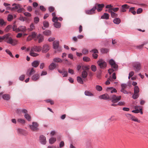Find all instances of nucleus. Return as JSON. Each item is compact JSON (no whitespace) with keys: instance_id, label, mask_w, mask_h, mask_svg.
<instances>
[{"instance_id":"nucleus-23","label":"nucleus","mask_w":148,"mask_h":148,"mask_svg":"<svg viewBox=\"0 0 148 148\" xmlns=\"http://www.w3.org/2000/svg\"><path fill=\"white\" fill-rule=\"evenodd\" d=\"M39 61L37 60H34L32 62V66L36 68L38 66L39 64Z\"/></svg>"},{"instance_id":"nucleus-56","label":"nucleus","mask_w":148,"mask_h":148,"mask_svg":"<svg viewBox=\"0 0 148 148\" xmlns=\"http://www.w3.org/2000/svg\"><path fill=\"white\" fill-rule=\"evenodd\" d=\"M125 104V103L124 101H119L117 103V105L119 106H124Z\"/></svg>"},{"instance_id":"nucleus-31","label":"nucleus","mask_w":148,"mask_h":148,"mask_svg":"<svg viewBox=\"0 0 148 148\" xmlns=\"http://www.w3.org/2000/svg\"><path fill=\"white\" fill-rule=\"evenodd\" d=\"M24 117L28 121H31V117L28 113L27 114H25L24 115Z\"/></svg>"},{"instance_id":"nucleus-43","label":"nucleus","mask_w":148,"mask_h":148,"mask_svg":"<svg viewBox=\"0 0 148 148\" xmlns=\"http://www.w3.org/2000/svg\"><path fill=\"white\" fill-rule=\"evenodd\" d=\"M134 92L135 93H138L139 92V89L138 86H135L134 88Z\"/></svg>"},{"instance_id":"nucleus-41","label":"nucleus","mask_w":148,"mask_h":148,"mask_svg":"<svg viewBox=\"0 0 148 148\" xmlns=\"http://www.w3.org/2000/svg\"><path fill=\"white\" fill-rule=\"evenodd\" d=\"M39 18L38 16L34 18V22L35 24H37L39 21Z\"/></svg>"},{"instance_id":"nucleus-18","label":"nucleus","mask_w":148,"mask_h":148,"mask_svg":"<svg viewBox=\"0 0 148 148\" xmlns=\"http://www.w3.org/2000/svg\"><path fill=\"white\" fill-rule=\"evenodd\" d=\"M99 98L100 99L106 100L110 99V97L109 96V95L107 94H105L101 95L99 97Z\"/></svg>"},{"instance_id":"nucleus-11","label":"nucleus","mask_w":148,"mask_h":148,"mask_svg":"<svg viewBox=\"0 0 148 148\" xmlns=\"http://www.w3.org/2000/svg\"><path fill=\"white\" fill-rule=\"evenodd\" d=\"M3 93L2 92L0 93V99L1 97L4 100H8L10 99V95L7 94H3Z\"/></svg>"},{"instance_id":"nucleus-17","label":"nucleus","mask_w":148,"mask_h":148,"mask_svg":"<svg viewBox=\"0 0 148 148\" xmlns=\"http://www.w3.org/2000/svg\"><path fill=\"white\" fill-rule=\"evenodd\" d=\"M49 49V46L47 45H43L42 49V51L43 53H46Z\"/></svg>"},{"instance_id":"nucleus-39","label":"nucleus","mask_w":148,"mask_h":148,"mask_svg":"<svg viewBox=\"0 0 148 148\" xmlns=\"http://www.w3.org/2000/svg\"><path fill=\"white\" fill-rule=\"evenodd\" d=\"M34 52V51H32V50H31L29 53V55L33 57H36L38 55V54L35 53Z\"/></svg>"},{"instance_id":"nucleus-58","label":"nucleus","mask_w":148,"mask_h":148,"mask_svg":"<svg viewBox=\"0 0 148 148\" xmlns=\"http://www.w3.org/2000/svg\"><path fill=\"white\" fill-rule=\"evenodd\" d=\"M111 17L113 18L117 17L118 16L117 14L114 13V12H112V13L111 14Z\"/></svg>"},{"instance_id":"nucleus-44","label":"nucleus","mask_w":148,"mask_h":148,"mask_svg":"<svg viewBox=\"0 0 148 148\" xmlns=\"http://www.w3.org/2000/svg\"><path fill=\"white\" fill-rule=\"evenodd\" d=\"M132 121L135 122H137L138 123H140V121L139 120H138V119L135 116H132L131 119Z\"/></svg>"},{"instance_id":"nucleus-49","label":"nucleus","mask_w":148,"mask_h":148,"mask_svg":"<svg viewBox=\"0 0 148 148\" xmlns=\"http://www.w3.org/2000/svg\"><path fill=\"white\" fill-rule=\"evenodd\" d=\"M82 52L84 54H86L88 53V51L86 49L84 48L82 50Z\"/></svg>"},{"instance_id":"nucleus-16","label":"nucleus","mask_w":148,"mask_h":148,"mask_svg":"<svg viewBox=\"0 0 148 148\" xmlns=\"http://www.w3.org/2000/svg\"><path fill=\"white\" fill-rule=\"evenodd\" d=\"M35 71L33 68H31V69H28L26 73V74L28 76H30L31 75L35 73Z\"/></svg>"},{"instance_id":"nucleus-4","label":"nucleus","mask_w":148,"mask_h":148,"mask_svg":"<svg viewBox=\"0 0 148 148\" xmlns=\"http://www.w3.org/2000/svg\"><path fill=\"white\" fill-rule=\"evenodd\" d=\"M116 78V74L115 73L112 74V76H110L108 78L105 84L106 85H109L110 84V81L111 82H113Z\"/></svg>"},{"instance_id":"nucleus-37","label":"nucleus","mask_w":148,"mask_h":148,"mask_svg":"<svg viewBox=\"0 0 148 148\" xmlns=\"http://www.w3.org/2000/svg\"><path fill=\"white\" fill-rule=\"evenodd\" d=\"M12 28V25H9L7 26L5 29V31L6 32H8Z\"/></svg>"},{"instance_id":"nucleus-57","label":"nucleus","mask_w":148,"mask_h":148,"mask_svg":"<svg viewBox=\"0 0 148 148\" xmlns=\"http://www.w3.org/2000/svg\"><path fill=\"white\" fill-rule=\"evenodd\" d=\"M116 70L117 69L114 70V69L112 68L109 69L108 71V73L110 75L114 71H116Z\"/></svg>"},{"instance_id":"nucleus-19","label":"nucleus","mask_w":148,"mask_h":148,"mask_svg":"<svg viewBox=\"0 0 148 148\" xmlns=\"http://www.w3.org/2000/svg\"><path fill=\"white\" fill-rule=\"evenodd\" d=\"M12 5L14 7L11 8V10L12 11H15L16 10H18V9L19 8L20 5L14 3L12 4Z\"/></svg>"},{"instance_id":"nucleus-8","label":"nucleus","mask_w":148,"mask_h":148,"mask_svg":"<svg viewBox=\"0 0 148 148\" xmlns=\"http://www.w3.org/2000/svg\"><path fill=\"white\" fill-rule=\"evenodd\" d=\"M39 141L43 145L46 144L47 141L45 137L43 135H40L39 136Z\"/></svg>"},{"instance_id":"nucleus-61","label":"nucleus","mask_w":148,"mask_h":148,"mask_svg":"<svg viewBox=\"0 0 148 148\" xmlns=\"http://www.w3.org/2000/svg\"><path fill=\"white\" fill-rule=\"evenodd\" d=\"M90 52H93V53H99L97 49H94L91 50L90 51Z\"/></svg>"},{"instance_id":"nucleus-2","label":"nucleus","mask_w":148,"mask_h":148,"mask_svg":"<svg viewBox=\"0 0 148 148\" xmlns=\"http://www.w3.org/2000/svg\"><path fill=\"white\" fill-rule=\"evenodd\" d=\"M97 63L100 68L101 69H104L107 66V63L105 60L101 59H99L97 62Z\"/></svg>"},{"instance_id":"nucleus-55","label":"nucleus","mask_w":148,"mask_h":148,"mask_svg":"<svg viewBox=\"0 0 148 148\" xmlns=\"http://www.w3.org/2000/svg\"><path fill=\"white\" fill-rule=\"evenodd\" d=\"M13 16L11 15H9L7 17V19L8 21H11L13 19Z\"/></svg>"},{"instance_id":"nucleus-60","label":"nucleus","mask_w":148,"mask_h":148,"mask_svg":"<svg viewBox=\"0 0 148 148\" xmlns=\"http://www.w3.org/2000/svg\"><path fill=\"white\" fill-rule=\"evenodd\" d=\"M45 101L47 103H50L51 105H53L54 104V102L50 99L46 100H45Z\"/></svg>"},{"instance_id":"nucleus-15","label":"nucleus","mask_w":148,"mask_h":148,"mask_svg":"<svg viewBox=\"0 0 148 148\" xmlns=\"http://www.w3.org/2000/svg\"><path fill=\"white\" fill-rule=\"evenodd\" d=\"M106 90L108 93H113V92H117V90L116 89L112 87H107L106 88Z\"/></svg>"},{"instance_id":"nucleus-28","label":"nucleus","mask_w":148,"mask_h":148,"mask_svg":"<svg viewBox=\"0 0 148 148\" xmlns=\"http://www.w3.org/2000/svg\"><path fill=\"white\" fill-rule=\"evenodd\" d=\"M113 22L114 23L118 25L120 23L121 20L119 18H116L113 20Z\"/></svg>"},{"instance_id":"nucleus-63","label":"nucleus","mask_w":148,"mask_h":148,"mask_svg":"<svg viewBox=\"0 0 148 148\" xmlns=\"http://www.w3.org/2000/svg\"><path fill=\"white\" fill-rule=\"evenodd\" d=\"M126 116L129 119H131L132 117L133 116V115L129 114H126Z\"/></svg>"},{"instance_id":"nucleus-35","label":"nucleus","mask_w":148,"mask_h":148,"mask_svg":"<svg viewBox=\"0 0 148 148\" xmlns=\"http://www.w3.org/2000/svg\"><path fill=\"white\" fill-rule=\"evenodd\" d=\"M24 9L23 8H21V5H20L19 8L17 11V12L18 13H20L21 12H24Z\"/></svg>"},{"instance_id":"nucleus-26","label":"nucleus","mask_w":148,"mask_h":148,"mask_svg":"<svg viewBox=\"0 0 148 148\" xmlns=\"http://www.w3.org/2000/svg\"><path fill=\"white\" fill-rule=\"evenodd\" d=\"M37 38L38 40V42L40 43L42 42L44 40L43 36L39 34L37 36Z\"/></svg>"},{"instance_id":"nucleus-47","label":"nucleus","mask_w":148,"mask_h":148,"mask_svg":"<svg viewBox=\"0 0 148 148\" xmlns=\"http://www.w3.org/2000/svg\"><path fill=\"white\" fill-rule=\"evenodd\" d=\"M96 90L99 91H100L102 90V88L101 86L99 85H96L95 86Z\"/></svg>"},{"instance_id":"nucleus-42","label":"nucleus","mask_w":148,"mask_h":148,"mask_svg":"<svg viewBox=\"0 0 148 148\" xmlns=\"http://www.w3.org/2000/svg\"><path fill=\"white\" fill-rule=\"evenodd\" d=\"M17 121L18 122L22 124H24L25 123V121L24 119L21 118L18 119L17 120Z\"/></svg>"},{"instance_id":"nucleus-10","label":"nucleus","mask_w":148,"mask_h":148,"mask_svg":"<svg viewBox=\"0 0 148 148\" xmlns=\"http://www.w3.org/2000/svg\"><path fill=\"white\" fill-rule=\"evenodd\" d=\"M58 71L60 73L62 74L63 77H67L68 76V72L65 70L64 69H63L62 70L58 69Z\"/></svg>"},{"instance_id":"nucleus-53","label":"nucleus","mask_w":148,"mask_h":148,"mask_svg":"<svg viewBox=\"0 0 148 148\" xmlns=\"http://www.w3.org/2000/svg\"><path fill=\"white\" fill-rule=\"evenodd\" d=\"M10 33H8L7 34H5L4 35L5 37V40H8V39H9L10 38H11L10 37Z\"/></svg>"},{"instance_id":"nucleus-54","label":"nucleus","mask_w":148,"mask_h":148,"mask_svg":"<svg viewBox=\"0 0 148 148\" xmlns=\"http://www.w3.org/2000/svg\"><path fill=\"white\" fill-rule=\"evenodd\" d=\"M139 96L138 94V93H135L134 92V94L132 96V97L134 99H136Z\"/></svg>"},{"instance_id":"nucleus-22","label":"nucleus","mask_w":148,"mask_h":148,"mask_svg":"<svg viewBox=\"0 0 148 148\" xmlns=\"http://www.w3.org/2000/svg\"><path fill=\"white\" fill-rule=\"evenodd\" d=\"M59 46V42L58 41L55 40L53 42V47L54 49H57Z\"/></svg>"},{"instance_id":"nucleus-25","label":"nucleus","mask_w":148,"mask_h":148,"mask_svg":"<svg viewBox=\"0 0 148 148\" xmlns=\"http://www.w3.org/2000/svg\"><path fill=\"white\" fill-rule=\"evenodd\" d=\"M56 67V64L52 62L51 64L49 66V69L50 70H53Z\"/></svg>"},{"instance_id":"nucleus-3","label":"nucleus","mask_w":148,"mask_h":148,"mask_svg":"<svg viewBox=\"0 0 148 148\" xmlns=\"http://www.w3.org/2000/svg\"><path fill=\"white\" fill-rule=\"evenodd\" d=\"M121 96H116L115 95H113L110 97V99L113 103H115L118 102L121 100Z\"/></svg>"},{"instance_id":"nucleus-20","label":"nucleus","mask_w":148,"mask_h":148,"mask_svg":"<svg viewBox=\"0 0 148 148\" xmlns=\"http://www.w3.org/2000/svg\"><path fill=\"white\" fill-rule=\"evenodd\" d=\"M40 77V75L39 74L36 73L33 75L32 77V79L34 81L38 80Z\"/></svg>"},{"instance_id":"nucleus-64","label":"nucleus","mask_w":148,"mask_h":148,"mask_svg":"<svg viewBox=\"0 0 148 148\" xmlns=\"http://www.w3.org/2000/svg\"><path fill=\"white\" fill-rule=\"evenodd\" d=\"M24 15L30 17L31 16V14L28 12H26L24 13Z\"/></svg>"},{"instance_id":"nucleus-48","label":"nucleus","mask_w":148,"mask_h":148,"mask_svg":"<svg viewBox=\"0 0 148 148\" xmlns=\"http://www.w3.org/2000/svg\"><path fill=\"white\" fill-rule=\"evenodd\" d=\"M84 93L85 95L86 96H91L93 95V94L91 92L87 91H86Z\"/></svg>"},{"instance_id":"nucleus-24","label":"nucleus","mask_w":148,"mask_h":148,"mask_svg":"<svg viewBox=\"0 0 148 148\" xmlns=\"http://www.w3.org/2000/svg\"><path fill=\"white\" fill-rule=\"evenodd\" d=\"M109 15L107 13H104L103 15L101 16V18L108 19L109 18Z\"/></svg>"},{"instance_id":"nucleus-52","label":"nucleus","mask_w":148,"mask_h":148,"mask_svg":"<svg viewBox=\"0 0 148 148\" xmlns=\"http://www.w3.org/2000/svg\"><path fill=\"white\" fill-rule=\"evenodd\" d=\"M5 52L6 53L10 55L12 57H13V56L11 52L8 49H7L5 50Z\"/></svg>"},{"instance_id":"nucleus-32","label":"nucleus","mask_w":148,"mask_h":148,"mask_svg":"<svg viewBox=\"0 0 148 148\" xmlns=\"http://www.w3.org/2000/svg\"><path fill=\"white\" fill-rule=\"evenodd\" d=\"M88 75L87 72L86 71H84L82 72V76L83 78H86Z\"/></svg>"},{"instance_id":"nucleus-38","label":"nucleus","mask_w":148,"mask_h":148,"mask_svg":"<svg viewBox=\"0 0 148 148\" xmlns=\"http://www.w3.org/2000/svg\"><path fill=\"white\" fill-rule=\"evenodd\" d=\"M77 82L81 84H83L84 83L83 81L82 78L79 76L77 77Z\"/></svg>"},{"instance_id":"nucleus-62","label":"nucleus","mask_w":148,"mask_h":148,"mask_svg":"<svg viewBox=\"0 0 148 148\" xmlns=\"http://www.w3.org/2000/svg\"><path fill=\"white\" fill-rule=\"evenodd\" d=\"M48 10L49 12H52L54 10V8L53 7H50L48 8Z\"/></svg>"},{"instance_id":"nucleus-14","label":"nucleus","mask_w":148,"mask_h":148,"mask_svg":"<svg viewBox=\"0 0 148 148\" xmlns=\"http://www.w3.org/2000/svg\"><path fill=\"white\" fill-rule=\"evenodd\" d=\"M32 51L36 52H39L42 50L41 47L40 46H34L31 49Z\"/></svg>"},{"instance_id":"nucleus-36","label":"nucleus","mask_w":148,"mask_h":148,"mask_svg":"<svg viewBox=\"0 0 148 148\" xmlns=\"http://www.w3.org/2000/svg\"><path fill=\"white\" fill-rule=\"evenodd\" d=\"M53 25L55 27L58 28H60L61 26V24L60 23L58 22L54 23Z\"/></svg>"},{"instance_id":"nucleus-6","label":"nucleus","mask_w":148,"mask_h":148,"mask_svg":"<svg viewBox=\"0 0 148 148\" xmlns=\"http://www.w3.org/2000/svg\"><path fill=\"white\" fill-rule=\"evenodd\" d=\"M7 43L11 44L12 46H14L17 43L18 41L16 40L10 38L8 40H5Z\"/></svg>"},{"instance_id":"nucleus-9","label":"nucleus","mask_w":148,"mask_h":148,"mask_svg":"<svg viewBox=\"0 0 148 148\" xmlns=\"http://www.w3.org/2000/svg\"><path fill=\"white\" fill-rule=\"evenodd\" d=\"M109 62L112 68L114 69V70L117 69L118 66L115 63L113 60L111 59L110 60Z\"/></svg>"},{"instance_id":"nucleus-1","label":"nucleus","mask_w":148,"mask_h":148,"mask_svg":"<svg viewBox=\"0 0 148 148\" xmlns=\"http://www.w3.org/2000/svg\"><path fill=\"white\" fill-rule=\"evenodd\" d=\"M134 70L136 72H138L141 69V64L138 62H134L132 63Z\"/></svg>"},{"instance_id":"nucleus-33","label":"nucleus","mask_w":148,"mask_h":148,"mask_svg":"<svg viewBox=\"0 0 148 148\" xmlns=\"http://www.w3.org/2000/svg\"><path fill=\"white\" fill-rule=\"evenodd\" d=\"M53 60L57 63H61L62 62V60L60 58L57 57L54 58Z\"/></svg>"},{"instance_id":"nucleus-30","label":"nucleus","mask_w":148,"mask_h":148,"mask_svg":"<svg viewBox=\"0 0 148 148\" xmlns=\"http://www.w3.org/2000/svg\"><path fill=\"white\" fill-rule=\"evenodd\" d=\"M51 32L49 30H45L43 32V34L46 36L50 35L51 34Z\"/></svg>"},{"instance_id":"nucleus-51","label":"nucleus","mask_w":148,"mask_h":148,"mask_svg":"<svg viewBox=\"0 0 148 148\" xmlns=\"http://www.w3.org/2000/svg\"><path fill=\"white\" fill-rule=\"evenodd\" d=\"M91 69L92 71L95 72L97 70V67L95 65H93L91 66Z\"/></svg>"},{"instance_id":"nucleus-59","label":"nucleus","mask_w":148,"mask_h":148,"mask_svg":"<svg viewBox=\"0 0 148 148\" xmlns=\"http://www.w3.org/2000/svg\"><path fill=\"white\" fill-rule=\"evenodd\" d=\"M52 21L54 23L55 22H57L58 21V18L56 16L53 17L52 19Z\"/></svg>"},{"instance_id":"nucleus-46","label":"nucleus","mask_w":148,"mask_h":148,"mask_svg":"<svg viewBox=\"0 0 148 148\" xmlns=\"http://www.w3.org/2000/svg\"><path fill=\"white\" fill-rule=\"evenodd\" d=\"M43 25L44 27H48L49 26V23L47 21H45L43 22Z\"/></svg>"},{"instance_id":"nucleus-21","label":"nucleus","mask_w":148,"mask_h":148,"mask_svg":"<svg viewBox=\"0 0 148 148\" xmlns=\"http://www.w3.org/2000/svg\"><path fill=\"white\" fill-rule=\"evenodd\" d=\"M122 9L120 10L121 12H125L126 11V10L128 9L129 7L127 4L123 5L122 6Z\"/></svg>"},{"instance_id":"nucleus-29","label":"nucleus","mask_w":148,"mask_h":148,"mask_svg":"<svg viewBox=\"0 0 148 148\" xmlns=\"http://www.w3.org/2000/svg\"><path fill=\"white\" fill-rule=\"evenodd\" d=\"M35 26L33 23H32L30 25L29 28L27 29L29 31H32L35 29Z\"/></svg>"},{"instance_id":"nucleus-27","label":"nucleus","mask_w":148,"mask_h":148,"mask_svg":"<svg viewBox=\"0 0 148 148\" xmlns=\"http://www.w3.org/2000/svg\"><path fill=\"white\" fill-rule=\"evenodd\" d=\"M56 141V139L54 137H51L49 139V144H53Z\"/></svg>"},{"instance_id":"nucleus-50","label":"nucleus","mask_w":148,"mask_h":148,"mask_svg":"<svg viewBox=\"0 0 148 148\" xmlns=\"http://www.w3.org/2000/svg\"><path fill=\"white\" fill-rule=\"evenodd\" d=\"M101 51L102 53H107L108 50L107 49L103 48L101 49Z\"/></svg>"},{"instance_id":"nucleus-5","label":"nucleus","mask_w":148,"mask_h":148,"mask_svg":"<svg viewBox=\"0 0 148 148\" xmlns=\"http://www.w3.org/2000/svg\"><path fill=\"white\" fill-rule=\"evenodd\" d=\"M38 126L39 125L37 122H33L32 123V125H29V127L32 130L36 131L38 129Z\"/></svg>"},{"instance_id":"nucleus-7","label":"nucleus","mask_w":148,"mask_h":148,"mask_svg":"<svg viewBox=\"0 0 148 148\" xmlns=\"http://www.w3.org/2000/svg\"><path fill=\"white\" fill-rule=\"evenodd\" d=\"M97 9L96 6H94L90 10H87L85 11L86 13L88 14L91 15L95 13V11Z\"/></svg>"},{"instance_id":"nucleus-34","label":"nucleus","mask_w":148,"mask_h":148,"mask_svg":"<svg viewBox=\"0 0 148 148\" xmlns=\"http://www.w3.org/2000/svg\"><path fill=\"white\" fill-rule=\"evenodd\" d=\"M6 25V22H5L2 19H0V26H2Z\"/></svg>"},{"instance_id":"nucleus-12","label":"nucleus","mask_w":148,"mask_h":148,"mask_svg":"<svg viewBox=\"0 0 148 148\" xmlns=\"http://www.w3.org/2000/svg\"><path fill=\"white\" fill-rule=\"evenodd\" d=\"M27 29L26 27L25 26H20L17 28V30L16 32H24L26 31Z\"/></svg>"},{"instance_id":"nucleus-40","label":"nucleus","mask_w":148,"mask_h":148,"mask_svg":"<svg viewBox=\"0 0 148 148\" xmlns=\"http://www.w3.org/2000/svg\"><path fill=\"white\" fill-rule=\"evenodd\" d=\"M83 60L84 61L87 62L90 60V59L88 57L84 56L83 57Z\"/></svg>"},{"instance_id":"nucleus-13","label":"nucleus","mask_w":148,"mask_h":148,"mask_svg":"<svg viewBox=\"0 0 148 148\" xmlns=\"http://www.w3.org/2000/svg\"><path fill=\"white\" fill-rule=\"evenodd\" d=\"M95 6H96V8L97 7H98V8H97V11L98 12H99L102 10L103 8L104 7V5L103 4H98L96 3L95 4Z\"/></svg>"},{"instance_id":"nucleus-45","label":"nucleus","mask_w":148,"mask_h":148,"mask_svg":"<svg viewBox=\"0 0 148 148\" xmlns=\"http://www.w3.org/2000/svg\"><path fill=\"white\" fill-rule=\"evenodd\" d=\"M134 7H131L129 9V11L131 12L134 15L136 14V12L134 10Z\"/></svg>"}]
</instances>
